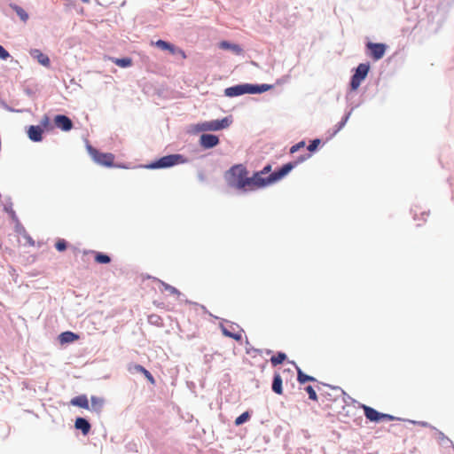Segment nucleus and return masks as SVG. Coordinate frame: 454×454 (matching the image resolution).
I'll use <instances>...</instances> for the list:
<instances>
[{"label": "nucleus", "mask_w": 454, "mask_h": 454, "mask_svg": "<svg viewBox=\"0 0 454 454\" xmlns=\"http://www.w3.org/2000/svg\"><path fill=\"white\" fill-rule=\"evenodd\" d=\"M70 403L82 409L89 410V400L85 395H81L71 399Z\"/></svg>", "instance_id": "nucleus-16"}, {"label": "nucleus", "mask_w": 454, "mask_h": 454, "mask_svg": "<svg viewBox=\"0 0 454 454\" xmlns=\"http://www.w3.org/2000/svg\"><path fill=\"white\" fill-rule=\"evenodd\" d=\"M43 129L38 125H31L28 127L27 134L33 142H41L43 140Z\"/></svg>", "instance_id": "nucleus-13"}, {"label": "nucleus", "mask_w": 454, "mask_h": 454, "mask_svg": "<svg viewBox=\"0 0 454 454\" xmlns=\"http://www.w3.org/2000/svg\"><path fill=\"white\" fill-rule=\"evenodd\" d=\"M95 262L98 263L106 264L111 262V258L107 254H102L99 252H96L95 253Z\"/></svg>", "instance_id": "nucleus-27"}, {"label": "nucleus", "mask_w": 454, "mask_h": 454, "mask_svg": "<svg viewBox=\"0 0 454 454\" xmlns=\"http://www.w3.org/2000/svg\"><path fill=\"white\" fill-rule=\"evenodd\" d=\"M9 6L12 10H13L16 12V14L20 17V19L23 22L27 21L29 16L27 14V12L22 7H20L15 4H10Z\"/></svg>", "instance_id": "nucleus-19"}, {"label": "nucleus", "mask_w": 454, "mask_h": 454, "mask_svg": "<svg viewBox=\"0 0 454 454\" xmlns=\"http://www.w3.org/2000/svg\"><path fill=\"white\" fill-rule=\"evenodd\" d=\"M79 339V336L72 332H65L59 335V340L61 343L73 342Z\"/></svg>", "instance_id": "nucleus-21"}, {"label": "nucleus", "mask_w": 454, "mask_h": 454, "mask_svg": "<svg viewBox=\"0 0 454 454\" xmlns=\"http://www.w3.org/2000/svg\"><path fill=\"white\" fill-rule=\"evenodd\" d=\"M231 123V119L224 117L222 120H212L201 122L198 124V129L201 131H216L228 128Z\"/></svg>", "instance_id": "nucleus-4"}, {"label": "nucleus", "mask_w": 454, "mask_h": 454, "mask_svg": "<svg viewBox=\"0 0 454 454\" xmlns=\"http://www.w3.org/2000/svg\"><path fill=\"white\" fill-rule=\"evenodd\" d=\"M185 160L183 156L180 154H170L167 156H163L159 159L157 161L152 164L153 168H169L175 166L179 163H184Z\"/></svg>", "instance_id": "nucleus-5"}, {"label": "nucleus", "mask_w": 454, "mask_h": 454, "mask_svg": "<svg viewBox=\"0 0 454 454\" xmlns=\"http://www.w3.org/2000/svg\"><path fill=\"white\" fill-rule=\"evenodd\" d=\"M83 3L88 4L90 0H82Z\"/></svg>", "instance_id": "nucleus-37"}, {"label": "nucleus", "mask_w": 454, "mask_h": 454, "mask_svg": "<svg viewBox=\"0 0 454 454\" xmlns=\"http://www.w3.org/2000/svg\"><path fill=\"white\" fill-rule=\"evenodd\" d=\"M74 427L76 429L81 430L84 435L88 434L90 430V424L83 418H77Z\"/></svg>", "instance_id": "nucleus-17"}, {"label": "nucleus", "mask_w": 454, "mask_h": 454, "mask_svg": "<svg viewBox=\"0 0 454 454\" xmlns=\"http://www.w3.org/2000/svg\"><path fill=\"white\" fill-rule=\"evenodd\" d=\"M297 380L301 384H304L307 381H315V378L305 374L300 368H297Z\"/></svg>", "instance_id": "nucleus-26"}, {"label": "nucleus", "mask_w": 454, "mask_h": 454, "mask_svg": "<svg viewBox=\"0 0 454 454\" xmlns=\"http://www.w3.org/2000/svg\"><path fill=\"white\" fill-rule=\"evenodd\" d=\"M88 152L96 163L105 167L114 166L115 156L113 153H100L92 146L88 147Z\"/></svg>", "instance_id": "nucleus-3"}, {"label": "nucleus", "mask_w": 454, "mask_h": 454, "mask_svg": "<svg viewBox=\"0 0 454 454\" xmlns=\"http://www.w3.org/2000/svg\"><path fill=\"white\" fill-rule=\"evenodd\" d=\"M370 67L368 64H359L356 67V73L353 74L350 82V86L353 90H356L360 86L362 81L365 79L369 72Z\"/></svg>", "instance_id": "nucleus-6"}, {"label": "nucleus", "mask_w": 454, "mask_h": 454, "mask_svg": "<svg viewBox=\"0 0 454 454\" xmlns=\"http://www.w3.org/2000/svg\"><path fill=\"white\" fill-rule=\"evenodd\" d=\"M55 125L63 131H69L73 129L72 121L66 115L58 114L54 118Z\"/></svg>", "instance_id": "nucleus-12"}, {"label": "nucleus", "mask_w": 454, "mask_h": 454, "mask_svg": "<svg viewBox=\"0 0 454 454\" xmlns=\"http://www.w3.org/2000/svg\"><path fill=\"white\" fill-rule=\"evenodd\" d=\"M159 284L161 286L160 291L168 292L172 295L180 296L181 293L174 286L163 282L162 280L157 279Z\"/></svg>", "instance_id": "nucleus-23"}, {"label": "nucleus", "mask_w": 454, "mask_h": 454, "mask_svg": "<svg viewBox=\"0 0 454 454\" xmlns=\"http://www.w3.org/2000/svg\"><path fill=\"white\" fill-rule=\"evenodd\" d=\"M305 146V142L301 141L290 148V153H294Z\"/></svg>", "instance_id": "nucleus-35"}, {"label": "nucleus", "mask_w": 454, "mask_h": 454, "mask_svg": "<svg viewBox=\"0 0 454 454\" xmlns=\"http://www.w3.org/2000/svg\"><path fill=\"white\" fill-rule=\"evenodd\" d=\"M305 390L308 393L309 399H311L313 401H317V393H316L315 389L311 386L306 387Z\"/></svg>", "instance_id": "nucleus-31"}, {"label": "nucleus", "mask_w": 454, "mask_h": 454, "mask_svg": "<svg viewBox=\"0 0 454 454\" xmlns=\"http://www.w3.org/2000/svg\"><path fill=\"white\" fill-rule=\"evenodd\" d=\"M319 144H320V140L319 139H314L313 141H311V143L308 146V150L309 152L315 151L317 148Z\"/></svg>", "instance_id": "nucleus-36"}, {"label": "nucleus", "mask_w": 454, "mask_h": 454, "mask_svg": "<svg viewBox=\"0 0 454 454\" xmlns=\"http://www.w3.org/2000/svg\"><path fill=\"white\" fill-rule=\"evenodd\" d=\"M55 247L59 252L65 251L67 248V242L64 239H59L55 244Z\"/></svg>", "instance_id": "nucleus-32"}, {"label": "nucleus", "mask_w": 454, "mask_h": 454, "mask_svg": "<svg viewBox=\"0 0 454 454\" xmlns=\"http://www.w3.org/2000/svg\"><path fill=\"white\" fill-rule=\"evenodd\" d=\"M362 408L364 410V416L370 421H373V422H379L380 420L391 421L394 419V417L392 415L386 414V413H380L370 406L363 404Z\"/></svg>", "instance_id": "nucleus-7"}, {"label": "nucleus", "mask_w": 454, "mask_h": 454, "mask_svg": "<svg viewBox=\"0 0 454 454\" xmlns=\"http://www.w3.org/2000/svg\"><path fill=\"white\" fill-rule=\"evenodd\" d=\"M251 84H239L225 89L224 95L233 98L243 94H251Z\"/></svg>", "instance_id": "nucleus-9"}, {"label": "nucleus", "mask_w": 454, "mask_h": 454, "mask_svg": "<svg viewBox=\"0 0 454 454\" xmlns=\"http://www.w3.org/2000/svg\"><path fill=\"white\" fill-rule=\"evenodd\" d=\"M31 56L37 59V61L43 67H50L51 61L49 57L43 53L40 50H32L30 52Z\"/></svg>", "instance_id": "nucleus-15"}, {"label": "nucleus", "mask_w": 454, "mask_h": 454, "mask_svg": "<svg viewBox=\"0 0 454 454\" xmlns=\"http://www.w3.org/2000/svg\"><path fill=\"white\" fill-rule=\"evenodd\" d=\"M248 171L242 164L232 166L226 173L225 178L230 186L243 192L257 190L254 176H247Z\"/></svg>", "instance_id": "nucleus-2"}, {"label": "nucleus", "mask_w": 454, "mask_h": 454, "mask_svg": "<svg viewBox=\"0 0 454 454\" xmlns=\"http://www.w3.org/2000/svg\"><path fill=\"white\" fill-rule=\"evenodd\" d=\"M90 402L91 410L98 413L100 412L104 405V399L98 396H91Z\"/></svg>", "instance_id": "nucleus-22"}, {"label": "nucleus", "mask_w": 454, "mask_h": 454, "mask_svg": "<svg viewBox=\"0 0 454 454\" xmlns=\"http://www.w3.org/2000/svg\"><path fill=\"white\" fill-rule=\"evenodd\" d=\"M369 50V55L374 60H379L383 58L386 52V45L383 43H368L366 44Z\"/></svg>", "instance_id": "nucleus-10"}, {"label": "nucleus", "mask_w": 454, "mask_h": 454, "mask_svg": "<svg viewBox=\"0 0 454 454\" xmlns=\"http://www.w3.org/2000/svg\"><path fill=\"white\" fill-rule=\"evenodd\" d=\"M286 359V355L283 352H278L277 355L270 357V363L273 366L282 364Z\"/></svg>", "instance_id": "nucleus-25"}, {"label": "nucleus", "mask_w": 454, "mask_h": 454, "mask_svg": "<svg viewBox=\"0 0 454 454\" xmlns=\"http://www.w3.org/2000/svg\"><path fill=\"white\" fill-rule=\"evenodd\" d=\"M111 60L118 67H129L132 65V59L130 58H122V59H117V58H111Z\"/></svg>", "instance_id": "nucleus-24"}, {"label": "nucleus", "mask_w": 454, "mask_h": 454, "mask_svg": "<svg viewBox=\"0 0 454 454\" xmlns=\"http://www.w3.org/2000/svg\"><path fill=\"white\" fill-rule=\"evenodd\" d=\"M270 88V85L262 84V85H251V94L262 93L267 91Z\"/></svg>", "instance_id": "nucleus-28"}, {"label": "nucleus", "mask_w": 454, "mask_h": 454, "mask_svg": "<svg viewBox=\"0 0 454 454\" xmlns=\"http://www.w3.org/2000/svg\"><path fill=\"white\" fill-rule=\"evenodd\" d=\"M200 143L203 148L209 149L219 144V138L215 135L203 134L200 137Z\"/></svg>", "instance_id": "nucleus-11"}, {"label": "nucleus", "mask_w": 454, "mask_h": 454, "mask_svg": "<svg viewBox=\"0 0 454 454\" xmlns=\"http://www.w3.org/2000/svg\"><path fill=\"white\" fill-rule=\"evenodd\" d=\"M231 329L225 327V326H222V332L223 333L224 336H227V337H230V338H232L234 339L235 340H242V333L240 330L235 332L233 331V326L231 325L230 326Z\"/></svg>", "instance_id": "nucleus-18"}, {"label": "nucleus", "mask_w": 454, "mask_h": 454, "mask_svg": "<svg viewBox=\"0 0 454 454\" xmlns=\"http://www.w3.org/2000/svg\"><path fill=\"white\" fill-rule=\"evenodd\" d=\"M11 58L10 53L0 44V59L6 60Z\"/></svg>", "instance_id": "nucleus-34"}, {"label": "nucleus", "mask_w": 454, "mask_h": 454, "mask_svg": "<svg viewBox=\"0 0 454 454\" xmlns=\"http://www.w3.org/2000/svg\"><path fill=\"white\" fill-rule=\"evenodd\" d=\"M272 390L278 395L283 394L282 378L278 373L274 374L272 381Z\"/></svg>", "instance_id": "nucleus-20"}, {"label": "nucleus", "mask_w": 454, "mask_h": 454, "mask_svg": "<svg viewBox=\"0 0 454 454\" xmlns=\"http://www.w3.org/2000/svg\"><path fill=\"white\" fill-rule=\"evenodd\" d=\"M50 123H51L50 117L48 115H43L41 120V125H39V126L42 127L43 129H48L50 127Z\"/></svg>", "instance_id": "nucleus-33"}, {"label": "nucleus", "mask_w": 454, "mask_h": 454, "mask_svg": "<svg viewBox=\"0 0 454 454\" xmlns=\"http://www.w3.org/2000/svg\"><path fill=\"white\" fill-rule=\"evenodd\" d=\"M129 372L134 371V372H140L141 374H144V376L147 379V380L152 385L155 384V380H154L153 376L152 375V373L148 370H146L145 367H143L142 365H140V364H131L129 367Z\"/></svg>", "instance_id": "nucleus-14"}, {"label": "nucleus", "mask_w": 454, "mask_h": 454, "mask_svg": "<svg viewBox=\"0 0 454 454\" xmlns=\"http://www.w3.org/2000/svg\"><path fill=\"white\" fill-rule=\"evenodd\" d=\"M220 48L224 49V50L231 49V50L235 51L237 52L240 51V48L238 45L231 44L230 43L226 42V41H223V42L220 43Z\"/></svg>", "instance_id": "nucleus-30"}, {"label": "nucleus", "mask_w": 454, "mask_h": 454, "mask_svg": "<svg viewBox=\"0 0 454 454\" xmlns=\"http://www.w3.org/2000/svg\"><path fill=\"white\" fill-rule=\"evenodd\" d=\"M152 44H154L156 47L162 51H168L173 55L178 54L183 59H186V54L182 49L176 47L174 44L168 42L160 39L156 42H152Z\"/></svg>", "instance_id": "nucleus-8"}, {"label": "nucleus", "mask_w": 454, "mask_h": 454, "mask_svg": "<svg viewBox=\"0 0 454 454\" xmlns=\"http://www.w3.org/2000/svg\"><path fill=\"white\" fill-rule=\"evenodd\" d=\"M309 154H303L297 160L283 165L278 170L271 172V165H266L262 170L254 173V178L258 189L264 188L278 182L288 175L299 163L309 159Z\"/></svg>", "instance_id": "nucleus-1"}, {"label": "nucleus", "mask_w": 454, "mask_h": 454, "mask_svg": "<svg viewBox=\"0 0 454 454\" xmlns=\"http://www.w3.org/2000/svg\"><path fill=\"white\" fill-rule=\"evenodd\" d=\"M250 418V414L248 411H245L243 412L241 415H239L236 419H235V425L236 426H240L242 425L243 423L247 422Z\"/></svg>", "instance_id": "nucleus-29"}]
</instances>
